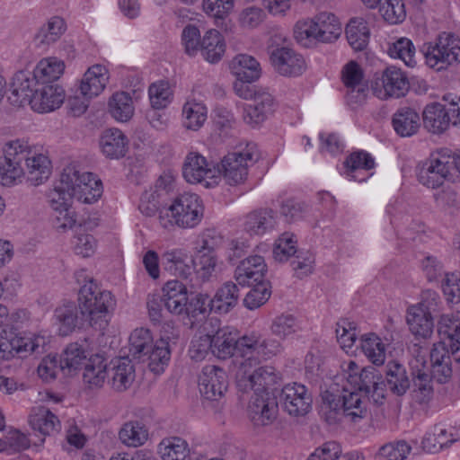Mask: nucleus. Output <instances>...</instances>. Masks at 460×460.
I'll return each instance as SVG.
<instances>
[{
  "label": "nucleus",
  "instance_id": "nucleus-50",
  "mask_svg": "<svg viewBox=\"0 0 460 460\" xmlns=\"http://www.w3.org/2000/svg\"><path fill=\"white\" fill-rule=\"evenodd\" d=\"M157 453L165 460H185L190 456L188 443L179 437H172L163 439L158 447Z\"/></svg>",
  "mask_w": 460,
  "mask_h": 460
},
{
  "label": "nucleus",
  "instance_id": "nucleus-40",
  "mask_svg": "<svg viewBox=\"0 0 460 460\" xmlns=\"http://www.w3.org/2000/svg\"><path fill=\"white\" fill-rule=\"evenodd\" d=\"M31 429L43 436H50L60 429L58 417L45 407H35L29 417Z\"/></svg>",
  "mask_w": 460,
  "mask_h": 460
},
{
  "label": "nucleus",
  "instance_id": "nucleus-23",
  "mask_svg": "<svg viewBox=\"0 0 460 460\" xmlns=\"http://www.w3.org/2000/svg\"><path fill=\"white\" fill-rule=\"evenodd\" d=\"M99 148L106 158L124 157L128 149V137L118 128H106L100 136Z\"/></svg>",
  "mask_w": 460,
  "mask_h": 460
},
{
  "label": "nucleus",
  "instance_id": "nucleus-55",
  "mask_svg": "<svg viewBox=\"0 0 460 460\" xmlns=\"http://www.w3.org/2000/svg\"><path fill=\"white\" fill-rule=\"evenodd\" d=\"M379 13L389 24L402 23L406 18L405 4L402 0H381Z\"/></svg>",
  "mask_w": 460,
  "mask_h": 460
},
{
  "label": "nucleus",
  "instance_id": "nucleus-24",
  "mask_svg": "<svg viewBox=\"0 0 460 460\" xmlns=\"http://www.w3.org/2000/svg\"><path fill=\"white\" fill-rule=\"evenodd\" d=\"M382 86L385 96L400 98L404 96L410 88L406 75L396 66H389L382 73L380 78L375 80V87Z\"/></svg>",
  "mask_w": 460,
  "mask_h": 460
},
{
  "label": "nucleus",
  "instance_id": "nucleus-33",
  "mask_svg": "<svg viewBox=\"0 0 460 460\" xmlns=\"http://www.w3.org/2000/svg\"><path fill=\"white\" fill-rule=\"evenodd\" d=\"M93 226H98V221L94 220L93 223L84 222V225L77 229L72 238V249L77 256L82 258H90L94 255L98 249L97 239L87 232Z\"/></svg>",
  "mask_w": 460,
  "mask_h": 460
},
{
  "label": "nucleus",
  "instance_id": "nucleus-41",
  "mask_svg": "<svg viewBox=\"0 0 460 460\" xmlns=\"http://www.w3.org/2000/svg\"><path fill=\"white\" fill-rule=\"evenodd\" d=\"M275 224V212L270 208H261L246 216L244 229L251 235H261L273 229Z\"/></svg>",
  "mask_w": 460,
  "mask_h": 460
},
{
  "label": "nucleus",
  "instance_id": "nucleus-27",
  "mask_svg": "<svg viewBox=\"0 0 460 460\" xmlns=\"http://www.w3.org/2000/svg\"><path fill=\"white\" fill-rule=\"evenodd\" d=\"M25 179L32 186L43 184L51 173V162L49 157L40 152L38 147L34 149L25 163Z\"/></svg>",
  "mask_w": 460,
  "mask_h": 460
},
{
  "label": "nucleus",
  "instance_id": "nucleus-4",
  "mask_svg": "<svg viewBox=\"0 0 460 460\" xmlns=\"http://www.w3.org/2000/svg\"><path fill=\"white\" fill-rule=\"evenodd\" d=\"M322 399L321 416L330 425L341 422L343 417L357 422L366 416L367 410L357 392L344 390L342 395H338L326 391Z\"/></svg>",
  "mask_w": 460,
  "mask_h": 460
},
{
  "label": "nucleus",
  "instance_id": "nucleus-47",
  "mask_svg": "<svg viewBox=\"0 0 460 460\" xmlns=\"http://www.w3.org/2000/svg\"><path fill=\"white\" fill-rule=\"evenodd\" d=\"M36 146L26 138H15L4 143L1 158L8 162L22 164L32 154Z\"/></svg>",
  "mask_w": 460,
  "mask_h": 460
},
{
  "label": "nucleus",
  "instance_id": "nucleus-13",
  "mask_svg": "<svg viewBox=\"0 0 460 460\" xmlns=\"http://www.w3.org/2000/svg\"><path fill=\"white\" fill-rule=\"evenodd\" d=\"M256 159L250 151L234 152L226 155L217 165V172L231 186L243 183L248 176V167Z\"/></svg>",
  "mask_w": 460,
  "mask_h": 460
},
{
  "label": "nucleus",
  "instance_id": "nucleus-17",
  "mask_svg": "<svg viewBox=\"0 0 460 460\" xmlns=\"http://www.w3.org/2000/svg\"><path fill=\"white\" fill-rule=\"evenodd\" d=\"M228 387L226 372L215 365L205 366L199 376L201 395L209 401L220 400Z\"/></svg>",
  "mask_w": 460,
  "mask_h": 460
},
{
  "label": "nucleus",
  "instance_id": "nucleus-2",
  "mask_svg": "<svg viewBox=\"0 0 460 460\" xmlns=\"http://www.w3.org/2000/svg\"><path fill=\"white\" fill-rule=\"evenodd\" d=\"M78 305L91 326L103 331L116 306V300L110 291L101 290L97 284L89 281L80 288Z\"/></svg>",
  "mask_w": 460,
  "mask_h": 460
},
{
  "label": "nucleus",
  "instance_id": "nucleus-58",
  "mask_svg": "<svg viewBox=\"0 0 460 460\" xmlns=\"http://www.w3.org/2000/svg\"><path fill=\"white\" fill-rule=\"evenodd\" d=\"M119 438L127 447H139L143 444L144 426L139 421L127 422L120 429Z\"/></svg>",
  "mask_w": 460,
  "mask_h": 460
},
{
  "label": "nucleus",
  "instance_id": "nucleus-6",
  "mask_svg": "<svg viewBox=\"0 0 460 460\" xmlns=\"http://www.w3.org/2000/svg\"><path fill=\"white\" fill-rule=\"evenodd\" d=\"M202 217L203 207L199 197L194 193H183L165 209V215L158 216V220L167 229L173 226L192 228L200 222Z\"/></svg>",
  "mask_w": 460,
  "mask_h": 460
},
{
  "label": "nucleus",
  "instance_id": "nucleus-43",
  "mask_svg": "<svg viewBox=\"0 0 460 460\" xmlns=\"http://www.w3.org/2000/svg\"><path fill=\"white\" fill-rule=\"evenodd\" d=\"M212 355L219 359H226L234 355L236 349L237 336L226 328H219L210 334Z\"/></svg>",
  "mask_w": 460,
  "mask_h": 460
},
{
  "label": "nucleus",
  "instance_id": "nucleus-15",
  "mask_svg": "<svg viewBox=\"0 0 460 460\" xmlns=\"http://www.w3.org/2000/svg\"><path fill=\"white\" fill-rule=\"evenodd\" d=\"M276 394L279 405L291 416H304L311 409L312 395L304 385L288 384Z\"/></svg>",
  "mask_w": 460,
  "mask_h": 460
},
{
  "label": "nucleus",
  "instance_id": "nucleus-48",
  "mask_svg": "<svg viewBox=\"0 0 460 460\" xmlns=\"http://www.w3.org/2000/svg\"><path fill=\"white\" fill-rule=\"evenodd\" d=\"M314 21L319 42H332L341 34V25L333 13H321L314 17Z\"/></svg>",
  "mask_w": 460,
  "mask_h": 460
},
{
  "label": "nucleus",
  "instance_id": "nucleus-56",
  "mask_svg": "<svg viewBox=\"0 0 460 460\" xmlns=\"http://www.w3.org/2000/svg\"><path fill=\"white\" fill-rule=\"evenodd\" d=\"M148 95L152 109L163 111L171 102L172 91L169 83L162 80L150 84Z\"/></svg>",
  "mask_w": 460,
  "mask_h": 460
},
{
  "label": "nucleus",
  "instance_id": "nucleus-63",
  "mask_svg": "<svg viewBox=\"0 0 460 460\" xmlns=\"http://www.w3.org/2000/svg\"><path fill=\"white\" fill-rule=\"evenodd\" d=\"M389 54L393 58L402 59L408 66L416 65L414 59L415 48L413 43L406 38H401L389 48Z\"/></svg>",
  "mask_w": 460,
  "mask_h": 460
},
{
  "label": "nucleus",
  "instance_id": "nucleus-26",
  "mask_svg": "<svg viewBox=\"0 0 460 460\" xmlns=\"http://www.w3.org/2000/svg\"><path fill=\"white\" fill-rule=\"evenodd\" d=\"M266 264L261 256L255 255L243 260L234 271V279L240 286H252L255 282L263 281Z\"/></svg>",
  "mask_w": 460,
  "mask_h": 460
},
{
  "label": "nucleus",
  "instance_id": "nucleus-53",
  "mask_svg": "<svg viewBox=\"0 0 460 460\" xmlns=\"http://www.w3.org/2000/svg\"><path fill=\"white\" fill-rule=\"evenodd\" d=\"M25 180V170L22 164L10 163L0 157V184L4 187L20 185Z\"/></svg>",
  "mask_w": 460,
  "mask_h": 460
},
{
  "label": "nucleus",
  "instance_id": "nucleus-60",
  "mask_svg": "<svg viewBox=\"0 0 460 460\" xmlns=\"http://www.w3.org/2000/svg\"><path fill=\"white\" fill-rule=\"evenodd\" d=\"M296 241L290 233H284L277 240L273 248L274 259L279 262L286 261L293 258L299 250L296 249Z\"/></svg>",
  "mask_w": 460,
  "mask_h": 460
},
{
  "label": "nucleus",
  "instance_id": "nucleus-7",
  "mask_svg": "<svg viewBox=\"0 0 460 460\" xmlns=\"http://www.w3.org/2000/svg\"><path fill=\"white\" fill-rule=\"evenodd\" d=\"M421 52L427 65L440 71L460 62V39L454 34L443 32L436 42L424 43Z\"/></svg>",
  "mask_w": 460,
  "mask_h": 460
},
{
  "label": "nucleus",
  "instance_id": "nucleus-9",
  "mask_svg": "<svg viewBox=\"0 0 460 460\" xmlns=\"http://www.w3.org/2000/svg\"><path fill=\"white\" fill-rule=\"evenodd\" d=\"M65 69L64 60L54 56L46 57L38 61L32 71L19 70L11 79L16 80V85L21 90L28 89L30 84H55L63 75Z\"/></svg>",
  "mask_w": 460,
  "mask_h": 460
},
{
  "label": "nucleus",
  "instance_id": "nucleus-12",
  "mask_svg": "<svg viewBox=\"0 0 460 460\" xmlns=\"http://www.w3.org/2000/svg\"><path fill=\"white\" fill-rule=\"evenodd\" d=\"M72 199L67 193L63 192L57 186H54L48 194L53 224L58 232H66L76 225V213L73 208Z\"/></svg>",
  "mask_w": 460,
  "mask_h": 460
},
{
  "label": "nucleus",
  "instance_id": "nucleus-42",
  "mask_svg": "<svg viewBox=\"0 0 460 460\" xmlns=\"http://www.w3.org/2000/svg\"><path fill=\"white\" fill-rule=\"evenodd\" d=\"M108 112L118 122L130 120L135 112L131 96L126 92L114 93L108 101Z\"/></svg>",
  "mask_w": 460,
  "mask_h": 460
},
{
  "label": "nucleus",
  "instance_id": "nucleus-3",
  "mask_svg": "<svg viewBox=\"0 0 460 460\" xmlns=\"http://www.w3.org/2000/svg\"><path fill=\"white\" fill-rule=\"evenodd\" d=\"M55 186L67 193L70 198L86 204L96 202L102 194L101 180L75 164H68L63 169Z\"/></svg>",
  "mask_w": 460,
  "mask_h": 460
},
{
  "label": "nucleus",
  "instance_id": "nucleus-21",
  "mask_svg": "<svg viewBox=\"0 0 460 460\" xmlns=\"http://www.w3.org/2000/svg\"><path fill=\"white\" fill-rule=\"evenodd\" d=\"M429 358L431 376L439 384L447 383L453 374L452 360L455 361L451 348L438 341L430 349Z\"/></svg>",
  "mask_w": 460,
  "mask_h": 460
},
{
  "label": "nucleus",
  "instance_id": "nucleus-45",
  "mask_svg": "<svg viewBox=\"0 0 460 460\" xmlns=\"http://www.w3.org/2000/svg\"><path fill=\"white\" fill-rule=\"evenodd\" d=\"M199 51L209 63L218 62L226 51V43L219 31L214 29L208 31L202 38Z\"/></svg>",
  "mask_w": 460,
  "mask_h": 460
},
{
  "label": "nucleus",
  "instance_id": "nucleus-36",
  "mask_svg": "<svg viewBox=\"0 0 460 460\" xmlns=\"http://www.w3.org/2000/svg\"><path fill=\"white\" fill-rule=\"evenodd\" d=\"M385 387L397 396H402L411 388V379L404 366L391 360L386 365Z\"/></svg>",
  "mask_w": 460,
  "mask_h": 460
},
{
  "label": "nucleus",
  "instance_id": "nucleus-10",
  "mask_svg": "<svg viewBox=\"0 0 460 460\" xmlns=\"http://www.w3.org/2000/svg\"><path fill=\"white\" fill-rule=\"evenodd\" d=\"M424 128L433 134H441L450 126L460 127V97L448 105L439 102L428 104L423 111Z\"/></svg>",
  "mask_w": 460,
  "mask_h": 460
},
{
  "label": "nucleus",
  "instance_id": "nucleus-49",
  "mask_svg": "<svg viewBox=\"0 0 460 460\" xmlns=\"http://www.w3.org/2000/svg\"><path fill=\"white\" fill-rule=\"evenodd\" d=\"M369 29L361 18H353L346 27V37L349 44L356 51L363 50L368 43Z\"/></svg>",
  "mask_w": 460,
  "mask_h": 460
},
{
  "label": "nucleus",
  "instance_id": "nucleus-18",
  "mask_svg": "<svg viewBox=\"0 0 460 460\" xmlns=\"http://www.w3.org/2000/svg\"><path fill=\"white\" fill-rule=\"evenodd\" d=\"M269 55L274 69L283 76H298L306 69L304 58L290 48L271 47Z\"/></svg>",
  "mask_w": 460,
  "mask_h": 460
},
{
  "label": "nucleus",
  "instance_id": "nucleus-39",
  "mask_svg": "<svg viewBox=\"0 0 460 460\" xmlns=\"http://www.w3.org/2000/svg\"><path fill=\"white\" fill-rule=\"evenodd\" d=\"M165 270L172 274L187 279L193 270L194 260L183 249H175L164 254Z\"/></svg>",
  "mask_w": 460,
  "mask_h": 460
},
{
  "label": "nucleus",
  "instance_id": "nucleus-25",
  "mask_svg": "<svg viewBox=\"0 0 460 460\" xmlns=\"http://www.w3.org/2000/svg\"><path fill=\"white\" fill-rule=\"evenodd\" d=\"M109 382L116 391L128 389L135 379V368L127 357L115 358L109 364Z\"/></svg>",
  "mask_w": 460,
  "mask_h": 460
},
{
  "label": "nucleus",
  "instance_id": "nucleus-8",
  "mask_svg": "<svg viewBox=\"0 0 460 460\" xmlns=\"http://www.w3.org/2000/svg\"><path fill=\"white\" fill-rule=\"evenodd\" d=\"M257 364L241 363L236 372V385L239 390L247 392L253 390L254 394L275 393L279 391L273 386L278 383V376L271 367H253Z\"/></svg>",
  "mask_w": 460,
  "mask_h": 460
},
{
  "label": "nucleus",
  "instance_id": "nucleus-1",
  "mask_svg": "<svg viewBox=\"0 0 460 460\" xmlns=\"http://www.w3.org/2000/svg\"><path fill=\"white\" fill-rule=\"evenodd\" d=\"M50 338L44 332L17 331L4 326L0 329V360L25 359L41 354Z\"/></svg>",
  "mask_w": 460,
  "mask_h": 460
},
{
  "label": "nucleus",
  "instance_id": "nucleus-52",
  "mask_svg": "<svg viewBox=\"0 0 460 460\" xmlns=\"http://www.w3.org/2000/svg\"><path fill=\"white\" fill-rule=\"evenodd\" d=\"M170 355L168 341L164 339L157 341L148 357L150 372L155 376L161 375L170 359Z\"/></svg>",
  "mask_w": 460,
  "mask_h": 460
},
{
  "label": "nucleus",
  "instance_id": "nucleus-54",
  "mask_svg": "<svg viewBox=\"0 0 460 460\" xmlns=\"http://www.w3.org/2000/svg\"><path fill=\"white\" fill-rule=\"evenodd\" d=\"M252 288L246 294L243 305L250 310H254L264 305L270 297V283L268 280L255 282Z\"/></svg>",
  "mask_w": 460,
  "mask_h": 460
},
{
  "label": "nucleus",
  "instance_id": "nucleus-37",
  "mask_svg": "<svg viewBox=\"0 0 460 460\" xmlns=\"http://www.w3.org/2000/svg\"><path fill=\"white\" fill-rule=\"evenodd\" d=\"M406 322L410 332L416 337L429 339L431 337L434 329L433 317L415 306L407 309Z\"/></svg>",
  "mask_w": 460,
  "mask_h": 460
},
{
  "label": "nucleus",
  "instance_id": "nucleus-28",
  "mask_svg": "<svg viewBox=\"0 0 460 460\" xmlns=\"http://www.w3.org/2000/svg\"><path fill=\"white\" fill-rule=\"evenodd\" d=\"M57 333L66 337L79 328L77 306L74 302L65 301L58 305L52 318Z\"/></svg>",
  "mask_w": 460,
  "mask_h": 460
},
{
  "label": "nucleus",
  "instance_id": "nucleus-46",
  "mask_svg": "<svg viewBox=\"0 0 460 460\" xmlns=\"http://www.w3.org/2000/svg\"><path fill=\"white\" fill-rule=\"evenodd\" d=\"M66 31L65 19L58 15L49 18L34 36V41L40 45H49L58 41Z\"/></svg>",
  "mask_w": 460,
  "mask_h": 460
},
{
  "label": "nucleus",
  "instance_id": "nucleus-38",
  "mask_svg": "<svg viewBox=\"0 0 460 460\" xmlns=\"http://www.w3.org/2000/svg\"><path fill=\"white\" fill-rule=\"evenodd\" d=\"M392 125L402 137H409L415 135L420 127V118L418 112L409 107H403L394 114Z\"/></svg>",
  "mask_w": 460,
  "mask_h": 460
},
{
  "label": "nucleus",
  "instance_id": "nucleus-19",
  "mask_svg": "<svg viewBox=\"0 0 460 460\" xmlns=\"http://www.w3.org/2000/svg\"><path fill=\"white\" fill-rule=\"evenodd\" d=\"M279 401L275 393L253 394L248 405V414L256 426H267L278 415Z\"/></svg>",
  "mask_w": 460,
  "mask_h": 460
},
{
  "label": "nucleus",
  "instance_id": "nucleus-11",
  "mask_svg": "<svg viewBox=\"0 0 460 460\" xmlns=\"http://www.w3.org/2000/svg\"><path fill=\"white\" fill-rule=\"evenodd\" d=\"M450 154L440 151L433 153L417 167L419 181L428 188L440 187L452 175L450 168Z\"/></svg>",
  "mask_w": 460,
  "mask_h": 460
},
{
  "label": "nucleus",
  "instance_id": "nucleus-61",
  "mask_svg": "<svg viewBox=\"0 0 460 460\" xmlns=\"http://www.w3.org/2000/svg\"><path fill=\"white\" fill-rule=\"evenodd\" d=\"M209 296L201 292L190 290L188 295L186 310L183 314L191 317H196L199 314H206L210 310Z\"/></svg>",
  "mask_w": 460,
  "mask_h": 460
},
{
  "label": "nucleus",
  "instance_id": "nucleus-22",
  "mask_svg": "<svg viewBox=\"0 0 460 460\" xmlns=\"http://www.w3.org/2000/svg\"><path fill=\"white\" fill-rule=\"evenodd\" d=\"M437 332L443 341L452 349L455 362L460 364V317L454 314H441L437 323Z\"/></svg>",
  "mask_w": 460,
  "mask_h": 460
},
{
  "label": "nucleus",
  "instance_id": "nucleus-31",
  "mask_svg": "<svg viewBox=\"0 0 460 460\" xmlns=\"http://www.w3.org/2000/svg\"><path fill=\"white\" fill-rule=\"evenodd\" d=\"M183 178L190 183L201 182L206 178L215 177L206 158L199 153H190L182 165Z\"/></svg>",
  "mask_w": 460,
  "mask_h": 460
},
{
  "label": "nucleus",
  "instance_id": "nucleus-57",
  "mask_svg": "<svg viewBox=\"0 0 460 460\" xmlns=\"http://www.w3.org/2000/svg\"><path fill=\"white\" fill-rule=\"evenodd\" d=\"M184 126L188 129L198 130L207 119V109L198 102H187L183 106Z\"/></svg>",
  "mask_w": 460,
  "mask_h": 460
},
{
  "label": "nucleus",
  "instance_id": "nucleus-5",
  "mask_svg": "<svg viewBox=\"0 0 460 460\" xmlns=\"http://www.w3.org/2000/svg\"><path fill=\"white\" fill-rule=\"evenodd\" d=\"M12 93L27 102L31 109L37 113H48L58 109L65 100L64 89L57 84H31L28 89L21 90L16 85V80L11 79Z\"/></svg>",
  "mask_w": 460,
  "mask_h": 460
},
{
  "label": "nucleus",
  "instance_id": "nucleus-16",
  "mask_svg": "<svg viewBox=\"0 0 460 460\" xmlns=\"http://www.w3.org/2000/svg\"><path fill=\"white\" fill-rule=\"evenodd\" d=\"M110 81L109 68L102 64H93L77 80L76 93L86 98L96 99L106 91Z\"/></svg>",
  "mask_w": 460,
  "mask_h": 460
},
{
  "label": "nucleus",
  "instance_id": "nucleus-29",
  "mask_svg": "<svg viewBox=\"0 0 460 460\" xmlns=\"http://www.w3.org/2000/svg\"><path fill=\"white\" fill-rule=\"evenodd\" d=\"M187 287L179 280H170L163 288L160 302L172 314H181L186 310L189 295Z\"/></svg>",
  "mask_w": 460,
  "mask_h": 460
},
{
  "label": "nucleus",
  "instance_id": "nucleus-62",
  "mask_svg": "<svg viewBox=\"0 0 460 460\" xmlns=\"http://www.w3.org/2000/svg\"><path fill=\"white\" fill-rule=\"evenodd\" d=\"M411 447L404 440L388 443L380 447L376 460H404Z\"/></svg>",
  "mask_w": 460,
  "mask_h": 460
},
{
  "label": "nucleus",
  "instance_id": "nucleus-64",
  "mask_svg": "<svg viewBox=\"0 0 460 460\" xmlns=\"http://www.w3.org/2000/svg\"><path fill=\"white\" fill-rule=\"evenodd\" d=\"M314 265V256L309 251L299 252L293 257L291 266L296 276L303 279L313 272Z\"/></svg>",
  "mask_w": 460,
  "mask_h": 460
},
{
  "label": "nucleus",
  "instance_id": "nucleus-14",
  "mask_svg": "<svg viewBox=\"0 0 460 460\" xmlns=\"http://www.w3.org/2000/svg\"><path fill=\"white\" fill-rule=\"evenodd\" d=\"M95 352L93 345L86 339L68 343L59 356L60 370L66 375H77Z\"/></svg>",
  "mask_w": 460,
  "mask_h": 460
},
{
  "label": "nucleus",
  "instance_id": "nucleus-59",
  "mask_svg": "<svg viewBox=\"0 0 460 460\" xmlns=\"http://www.w3.org/2000/svg\"><path fill=\"white\" fill-rule=\"evenodd\" d=\"M259 346L260 337L255 333L237 339L236 349L240 350L243 357H247L242 363L258 364Z\"/></svg>",
  "mask_w": 460,
  "mask_h": 460
},
{
  "label": "nucleus",
  "instance_id": "nucleus-34",
  "mask_svg": "<svg viewBox=\"0 0 460 460\" xmlns=\"http://www.w3.org/2000/svg\"><path fill=\"white\" fill-rule=\"evenodd\" d=\"M411 397L419 404H427L431 401L434 394L431 374L429 375L426 370L419 369L414 367L411 371Z\"/></svg>",
  "mask_w": 460,
  "mask_h": 460
},
{
  "label": "nucleus",
  "instance_id": "nucleus-44",
  "mask_svg": "<svg viewBox=\"0 0 460 460\" xmlns=\"http://www.w3.org/2000/svg\"><path fill=\"white\" fill-rule=\"evenodd\" d=\"M229 66L236 79L254 82L261 76L259 62L252 56L246 54H239L234 57Z\"/></svg>",
  "mask_w": 460,
  "mask_h": 460
},
{
  "label": "nucleus",
  "instance_id": "nucleus-20",
  "mask_svg": "<svg viewBox=\"0 0 460 460\" xmlns=\"http://www.w3.org/2000/svg\"><path fill=\"white\" fill-rule=\"evenodd\" d=\"M252 103L243 108V120L254 127L265 121L274 113L277 102L273 95L264 89H258V93L252 99Z\"/></svg>",
  "mask_w": 460,
  "mask_h": 460
},
{
  "label": "nucleus",
  "instance_id": "nucleus-30",
  "mask_svg": "<svg viewBox=\"0 0 460 460\" xmlns=\"http://www.w3.org/2000/svg\"><path fill=\"white\" fill-rule=\"evenodd\" d=\"M109 374V365L103 354L96 351L87 361L83 372V381L90 388L102 387Z\"/></svg>",
  "mask_w": 460,
  "mask_h": 460
},
{
  "label": "nucleus",
  "instance_id": "nucleus-32",
  "mask_svg": "<svg viewBox=\"0 0 460 460\" xmlns=\"http://www.w3.org/2000/svg\"><path fill=\"white\" fill-rule=\"evenodd\" d=\"M239 297L237 284L227 281L217 290L214 297L209 300L210 310L219 314H227L237 305Z\"/></svg>",
  "mask_w": 460,
  "mask_h": 460
},
{
  "label": "nucleus",
  "instance_id": "nucleus-35",
  "mask_svg": "<svg viewBox=\"0 0 460 460\" xmlns=\"http://www.w3.org/2000/svg\"><path fill=\"white\" fill-rule=\"evenodd\" d=\"M358 390L366 394H371L376 402L385 398V383L376 367H367L361 370L358 376Z\"/></svg>",
  "mask_w": 460,
  "mask_h": 460
},
{
  "label": "nucleus",
  "instance_id": "nucleus-51",
  "mask_svg": "<svg viewBox=\"0 0 460 460\" xmlns=\"http://www.w3.org/2000/svg\"><path fill=\"white\" fill-rule=\"evenodd\" d=\"M360 347L367 358L375 365H383L385 358V348L381 339L375 333L360 337Z\"/></svg>",
  "mask_w": 460,
  "mask_h": 460
}]
</instances>
